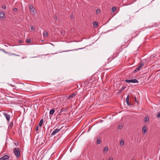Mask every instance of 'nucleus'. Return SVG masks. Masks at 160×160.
Instances as JSON below:
<instances>
[{"mask_svg": "<svg viewBox=\"0 0 160 160\" xmlns=\"http://www.w3.org/2000/svg\"><path fill=\"white\" fill-rule=\"evenodd\" d=\"M10 55H13L14 56H20V55H19L18 54H15L14 53H11L10 54Z\"/></svg>", "mask_w": 160, "mask_h": 160, "instance_id": "nucleus-19", "label": "nucleus"}, {"mask_svg": "<svg viewBox=\"0 0 160 160\" xmlns=\"http://www.w3.org/2000/svg\"><path fill=\"white\" fill-rule=\"evenodd\" d=\"M13 88V89H14L15 88Z\"/></svg>", "mask_w": 160, "mask_h": 160, "instance_id": "nucleus-41", "label": "nucleus"}, {"mask_svg": "<svg viewBox=\"0 0 160 160\" xmlns=\"http://www.w3.org/2000/svg\"><path fill=\"white\" fill-rule=\"evenodd\" d=\"M10 85L12 87H13L14 88V87H15V86L14 85H12L11 84H10Z\"/></svg>", "mask_w": 160, "mask_h": 160, "instance_id": "nucleus-34", "label": "nucleus"}, {"mask_svg": "<svg viewBox=\"0 0 160 160\" xmlns=\"http://www.w3.org/2000/svg\"><path fill=\"white\" fill-rule=\"evenodd\" d=\"M43 119H42L39 122V125L40 126H41L42 125V124L43 123Z\"/></svg>", "mask_w": 160, "mask_h": 160, "instance_id": "nucleus-15", "label": "nucleus"}, {"mask_svg": "<svg viewBox=\"0 0 160 160\" xmlns=\"http://www.w3.org/2000/svg\"><path fill=\"white\" fill-rule=\"evenodd\" d=\"M125 82L127 83L131 82L132 83H138V80L136 79L133 80L126 79L125 80Z\"/></svg>", "mask_w": 160, "mask_h": 160, "instance_id": "nucleus-4", "label": "nucleus"}, {"mask_svg": "<svg viewBox=\"0 0 160 160\" xmlns=\"http://www.w3.org/2000/svg\"><path fill=\"white\" fill-rule=\"evenodd\" d=\"M109 160H113V158H112V157H110L109 158Z\"/></svg>", "mask_w": 160, "mask_h": 160, "instance_id": "nucleus-31", "label": "nucleus"}, {"mask_svg": "<svg viewBox=\"0 0 160 160\" xmlns=\"http://www.w3.org/2000/svg\"><path fill=\"white\" fill-rule=\"evenodd\" d=\"M13 153L17 158H18L20 155V151L19 148H15L13 149Z\"/></svg>", "mask_w": 160, "mask_h": 160, "instance_id": "nucleus-1", "label": "nucleus"}, {"mask_svg": "<svg viewBox=\"0 0 160 160\" xmlns=\"http://www.w3.org/2000/svg\"><path fill=\"white\" fill-rule=\"evenodd\" d=\"M157 117L158 118H160V112H159L157 115Z\"/></svg>", "mask_w": 160, "mask_h": 160, "instance_id": "nucleus-24", "label": "nucleus"}, {"mask_svg": "<svg viewBox=\"0 0 160 160\" xmlns=\"http://www.w3.org/2000/svg\"><path fill=\"white\" fill-rule=\"evenodd\" d=\"M29 9L31 10V12H33V13H34V9L33 8V7L32 5H30L29 6Z\"/></svg>", "mask_w": 160, "mask_h": 160, "instance_id": "nucleus-9", "label": "nucleus"}, {"mask_svg": "<svg viewBox=\"0 0 160 160\" xmlns=\"http://www.w3.org/2000/svg\"><path fill=\"white\" fill-rule=\"evenodd\" d=\"M5 17V14L2 11H1L0 12V18L3 19Z\"/></svg>", "mask_w": 160, "mask_h": 160, "instance_id": "nucleus-8", "label": "nucleus"}, {"mask_svg": "<svg viewBox=\"0 0 160 160\" xmlns=\"http://www.w3.org/2000/svg\"><path fill=\"white\" fill-rule=\"evenodd\" d=\"M2 8L4 9H5L6 8L5 5H3L2 6Z\"/></svg>", "mask_w": 160, "mask_h": 160, "instance_id": "nucleus-26", "label": "nucleus"}, {"mask_svg": "<svg viewBox=\"0 0 160 160\" xmlns=\"http://www.w3.org/2000/svg\"><path fill=\"white\" fill-rule=\"evenodd\" d=\"M3 115L6 118L7 121L8 122L9 121L10 119V115L6 113H3Z\"/></svg>", "mask_w": 160, "mask_h": 160, "instance_id": "nucleus-5", "label": "nucleus"}, {"mask_svg": "<svg viewBox=\"0 0 160 160\" xmlns=\"http://www.w3.org/2000/svg\"><path fill=\"white\" fill-rule=\"evenodd\" d=\"M93 24L94 26L95 27H96V28L97 26L98 25V23L97 22H93Z\"/></svg>", "mask_w": 160, "mask_h": 160, "instance_id": "nucleus-16", "label": "nucleus"}, {"mask_svg": "<svg viewBox=\"0 0 160 160\" xmlns=\"http://www.w3.org/2000/svg\"><path fill=\"white\" fill-rule=\"evenodd\" d=\"M55 110L54 109H52L50 110L49 113L50 114L52 115L55 112Z\"/></svg>", "mask_w": 160, "mask_h": 160, "instance_id": "nucleus-12", "label": "nucleus"}, {"mask_svg": "<svg viewBox=\"0 0 160 160\" xmlns=\"http://www.w3.org/2000/svg\"><path fill=\"white\" fill-rule=\"evenodd\" d=\"M5 46H6V47H8V46L6 45H5Z\"/></svg>", "mask_w": 160, "mask_h": 160, "instance_id": "nucleus-39", "label": "nucleus"}, {"mask_svg": "<svg viewBox=\"0 0 160 160\" xmlns=\"http://www.w3.org/2000/svg\"><path fill=\"white\" fill-rule=\"evenodd\" d=\"M149 121V118L148 117H145L144 119V121L145 122H147Z\"/></svg>", "mask_w": 160, "mask_h": 160, "instance_id": "nucleus-21", "label": "nucleus"}, {"mask_svg": "<svg viewBox=\"0 0 160 160\" xmlns=\"http://www.w3.org/2000/svg\"><path fill=\"white\" fill-rule=\"evenodd\" d=\"M122 126H120L118 127V129H120L122 128Z\"/></svg>", "mask_w": 160, "mask_h": 160, "instance_id": "nucleus-30", "label": "nucleus"}, {"mask_svg": "<svg viewBox=\"0 0 160 160\" xmlns=\"http://www.w3.org/2000/svg\"><path fill=\"white\" fill-rule=\"evenodd\" d=\"M38 127H37L36 128V131H38Z\"/></svg>", "mask_w": 160, "mask_h": 160, "instance_id": "nucleus-33", "label": "nucleus"}, {"mask_svg": "<svg viewBox=\"0 0 160 160\" xmlns=\"http://www.w3.org/2000/svg\"><path fill=\"white\" fill-rule=\"evenodd\" d=\"M10 156L7 155H6L0 158V160H6L9 159Z\"/></svg>", "mask_w": 160, "mask_h": 160, "instance_id": "nucleus-6", "label": "nucleus"}, {"mask_svg": "<svg viewBox=\"0 0 160 160\" xmlns=\"http://www.w3.org/2000/svg\"><path fill=\"white\" fill-rule=\"evenodd\" d=\"M148 130L147 127L145 125L142 128V131L143 134H145Z\"/></svg>", "mask_w": 160, "mask_h": 160, "instance_id": "nucleus-7", "label": "nucleus"}, {"mask_svg": "<svg viewBox=\"0 0 160 160\" xmlns=\"http://www.w3.org/2000/svg\"><path fill=\"white\" fill-rule=\"evenodd\" d=\"M100 12V10L99 9H98L96 10V13L97 14H98Z\"/></svg>", "mask_w": 160, "mask_h": 160, "instance_id": "nucleus-22", "label": "nucleus"}, {"mask_svg": "<svg viewBox=\"0 0 160 160\" xmlns=\"http://www.w3.org/2000/svg\"><path fill=\"white\" fill-rule=\"evenodd\" d=\"M3 52L5 53L6 54H8L9 55H10V54H11V53H10L6 52L4 50L3 51Z\"/></svg>", "mask_w": 160, "mask_h": 160, "instance_id": "nucleus-29", "label": "nucleus"}, {"mask_svg": "<svg viewBox=\"0 0 160 160\" xmlns=\"http://www.w3.org/2000/svg\"><path fill=\"white\" fill-rule=\"evenodd\" d=\"M61 128H56L51 133V136H53L56 135L58 132H59L61 129Z\"/></svg>", "mask_w": 160, "mask_h": 160, "instance_id": "nucleus-3", "label": "nucleus"}, {"mask_svg": "<svg viewBox=\"0 0 160 160\" xmlns=\"http://www.w3.org/2000/svg\"><path fill=\"white\" fill-rule=\"evenodd\" d=\"M31 29L33 31H34L35 30V28L33 26H31Z\"/></svg>", "mask_w": 160, "mask_h": 160, "instance_id": "nucleus-23", "label": "nucleus"}, {"mask_svg": "<svg viewBox=\"0 0 160 160\" xmlns=\"http://www.w3.org/2000/svg\"><path fill=\"white\" fill-rule=\"evenodd\" d=\"M13 126V123L12 122H10L8 126V128L11 129Z\"/></svg>", "mask_w": 160, "mask_h": 160, "instance_id": "nucleus-13", "label": "nucleus"}, {"mask_svg": "<svg viewBox=\"0 0 160 160\" xmlns=\"http://www.w3.org/2000/svg\"><path fill=\"white\" fill-rule=\"evenodd\" d=\"M108 151V147H105L103 149V152L104 153H106Z\"/></svg>", "mask_w": 160, "mask_h": 160, "instance_id": "nucleus-10", "label": "nucleus"}, {"mask_svg": "<svg viewBox=\"0 0 160 160\" xmlns=\"http://www.w3.org/2000/svg\"><path fill=\"white\" fill-rule=\"evenodd\" d=\"M101 141L100 140H98L97 141V143L98 144H100L101 143Z\"/></svg>", "mask_w": 160, "mask_h": 160, "instance_id": "nucleus-25", "label": "nucleus"}, {"mask_svg": "<svg viewBox=\"0 0 160 160\" xmlns=\"http://www.w3.org/2000/svg\"><path fill=\"white\" fill-rule=\"evenodd\" d=\"M70 17L71 18H73V16L72 14H71L70 15Z\"/></svg>", "mask_w": 160, "mask_h": 160, "instance_id": "nucleus-32", "label": "nucleus"}, {"mask_svg": "<svg viewBox=\"0 0 160 160\" xmlns=\"http://www.w3.org/2000/svg\"><path fill=\"white\" fill-rule=\"evenodd\" d=\"M62 109H61V111H60V112H62Z\"/></svg>", "mask_w": 160, "mask_h": 160, "instance_id": "nucleus-38", "label": "nucleus"}, {"mask_svg": "<svg viewBox=\"0 0 160 160\" xmlns=\"http://www.w3.org/2000/svg\"><path fill=\"white\" fill-rule=\"evenodd\" d=\"M144 62L143 61H141L139 64V66L135 69L134 72H136L139 71L141 68L144 66Z\"/></svg>", "mask_w": 160, "mask_h": 160, "instance_id": "nucleus-2", "label": "nucleus"}, {"mask_svg": "<svg viewBox=\"0 0 160 160\" xmlns=\"http://www.w3.org/2000/svg\"><path fill=\"white\" fill-rule=\"evenodd\" d=\"M48 35V32L46 31H44L43 32V35L46 37Z\"/></svg>", "mask_w": 160, "mask_h": 160, "instance_id": "nucleus-18", "label": "nucleus"}, {"mask_svg": "<svg viewBox=\"0 0 160 160\" xmlns=\"http://www.w3.org/2000/svg\"><path fill=\"white\" fill-rule=\"evenodd\" d=\"M0 50L3 51L4 50V49H0Z\"/></svg>", "mask_w": 160, "mask_h": 160, "instance_id": "nucleus-35", "label": "nucleus"}, {"mask_svg": "<svg viewBox=\"0 0 160 160\" xmlns=\"http://www.w3.org/2000/svg\"><path fill=\"white\" fill-rule=\"evenodd\" d=\"M75 95H76V94L75 93H72L70 95H69L68 97V99H69L71 98H73V97H74L75 96Z\"/></svg>", "mask_w": 160, "mask_h": 160, "instance_id": "nucleus-11", "label": "nucleus"}, {"mask_svg": "<svg viewBox=\"0 0 160 160\" xmlns=\"http://www.w3.org/2000/svg\"><path fill=\"white\" fill-rule=\"evenodd\" d=\"M116 7H113L112 8V12H114L116 10Z\"/></svg>", "mask_w": 160, "mask_h": 160, "instance_id": "nucleus-20", "label": "nucleus"}, {"mask_svg": "<svg viewBox=\"0 0 160 160\" xmlns=\"http://www.w3.org/2000/svg\"><path fill=\"white\" fill-rule=\"evenodd\" d=\"M135 101H136V102H137V100L136 99V97H135Z\"/></svg>", "mask_w": 160, "mask_h": 160, "instance_id": "nucleus-37", "label": "nucleus"}, {"mask_svg": "<svg viewBox=\"0 0 160 160\" xmlns=\"http://www.w3.org/2000/svg\"><path fill=\"white\" fill-rule=\"evenodd\" d=\"M55 18H57V17H55Z\"/></svg>", "mask_w": 160, "mask_h": 160, "instance_id": "nucleus-40", "label": "nucleus"}, {"mask_svg": "<svg viewBox=\"0 0 160 160\" xmlns=\"http://www.w3.org/2000/svg\"><path fill=\"white\" fill-rule=\"evenodd\" d=\"M126 102L128 106H129V96H128L126 98Z\"/></svg>", "mask_w": 160, "mask_h": 160, "instance_id": "nucleus-14", "label": "nucleus"}, {"mask_svg": "<svg viewBox=\"0 0 160 160\" xmlns=\"http://www.w3.org/2000/svg\"><path fill=\"white\" fill-rule=\"evenodd\" d=\"M25 58V57H22V59H24V58Z\"/></svg>", "mask_w": 160, "mask_h": 160, "instance_id": "nucleus-36", "label": "nucleus"}, {"mask_svg": "<svg viewBox=\"0 0 160 160\" xmlns=\"http://www.w3.org/2000/svg\"><path fill=\"white\" fill-rule=\"evenodd\" d=\"M31 42V40L30 39H28L26 40V42L27 43H29Z\"/></svg>", "mask_w": 160, "mask_h": 160, "instance_id": "nucleus-28", "label": "nucleus"}, {"mask_svg": "<svg viewBox=\"0 0 160 160\" xmlns=\"http://www.w3.org/2000/svg\"><path fill=\"white\" fill-rule=\"evenodd\" d=\"M124 143V141L123 140H121L120 142V144L121 146H123Z\"/></svg>", "mask_w": 160, "mask_h": 160, "instance_id": "nucleus-17", "label": "nucleus"}, {"mask_svg": "<svg viewBox=\"0 0 160 160\" xmlns=\"http://www.w3.org/2000/svg\"><path fill=\"white\" fill-rule=\"evenodd\" d=\"M17 8H14L13 9V11L14 12H16L17 11Z\"/></svg>", "mask_w": 160, "mask_h": 160, "instance_id": "nucleus-27", "label": "nucleus"}]
</instances>
